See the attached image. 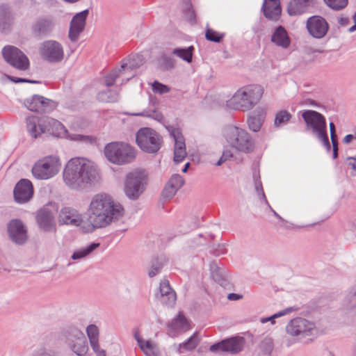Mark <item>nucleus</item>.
<instances>
[{
  "label": "nucleus",
  "instance_id": "nucleus-1",
  "mask_svg": "<svg viewBox=\"0 0 356 356\" xmlns=\"http://www.w3.org/2000/svg\"><path fill=\"white\" fill-rule=\"evenodd\" d=\"M124 208L106 193L95 195L87 211V221L90 231L104 228L124 216Z\"/></svg>",
  "mask_w": 356,
  "mask_h": 356
},
{
  "label": "nucleus",
  "instance_id": "nucleus-2",
  "mask_svg": "<svg viewBox=\"0 0 356 356\" xmlns=\"http://www.w3.org/2000/svg\"><path fill=\"white\" fill-rule=\"evenodd\" d=\"M63 181L71 189L83 191L98 182L100 176L96 166L83 158L71 159L63 170Z\"/></svg>",
  "mask_w": 356,
  "mask_h": 356
},
{
  "label": "nucleus",
  "instance_id": "nucleus-3",
  "mask_svg": "<svg viewBox=\"0 0 356 356\" xmlns=\"http://www.w3.org/2000/svg\"><path fill=\"white\" fill-rule=\"evenodd\" d=\"M263 90L259 86H249L238 90L227 101L226 106L232 110L243 111L251 109L260 100Z\"/></svg>",
  "mask_w": 356,
  "mask_h": 356
},
{
  "label": "nucleus",
  "instance_id": "nucleus-4",
  "mask_svg": "<svg viewBox=\"0 0 356 356\" xmlns=\"http://www.w3.org/2000/svg\"><path fill=\"white\" fill-rule=\"evenodd\" d=\"M106 158L115 165H126L134 161L136 152L134 147L123 142H111L104 149Z\"/></svg>",
  "mask_w": 356,
  "mask_h": 356
},
{
  "label": "nucleus",
  "instance_id": "nucleus-5",
  "mask_svg": "<svg viewBox=\"0 0 356 356\" xmlns=\"http://www.w3.org/2000/svg\"><path fill=\"white\" fill-rule=\"evenodd\" d=\"M224 136L227 142L237 150L249 153L254 149V140L244 129L229 125L224 130Z\"/></svg>",
  "mask_w": 356,
  "mask_h": 356
},
{
  "label": "nucleus",
  "instance_id": "nucleus-6",
  "mask_svg": "<svg viewBox=\"0 0 356 356\" xmlns=\"http://www.w3.org/2000/svg\"><path fill=\"white\" fill-rule=\"evenodd\" d=\"M147 181V176L144 170H136L126 176L124 191L131 200H138L143 193Z\"/></svg>",
  "mask_w": 356,
  "mask_h": 356
},
{
  "label": "nucleus",
  "instance_id": "nucleus-7",
  "mask_svg": "<svg viewBox=\"0 0 356 356\" xmlns=\"http://www.w3.org/2000/svg\"><path fill=\"white\" fill-rule=\"evenodd\" d=\"M136 142L143 152L149 154H156L161 147L163 138L153 129L143 127L136 134Z\"/></svg>",
  "mask_w": 356,
  "mask_h": 356
},
{
  "label": "nucleus",
  "instance_id": "nucleus-8",
  "mask_svg": "<svg viewBox=\"0 0 356 356\" xmlns=\"http://www.w3.org/2000/svg\"><path fill=\"white\" fill-rule=\"evenodd\" d=\"M2 56L9 65L19 70L25 71L29 68L28 57L15 46H5L2 49Z\"/></svg>",
  "mask_w": 356,
  "mask_h": 356
},
{
  "label": "nucleus",
  "instance_id": "nucleus-9",
  "mask_svg": "<svg viewBox=\"0 0 356 356\" xmlns=\"http://www.w3.org/2000/svg\"><path fill=\"white\" fill-rule=\"evenodd\" d=\"M58 159L54 156L39 160L33 167V175L38 179H47L58 172Z\"/></svg>",
  "mask_w": 356,
  "mask_h": 356
},
{
  "label": "nucleus",
  "instance_id": "nucleus-10",
  "mask_svg": "<svg viewBox=\"0 0 356 356\" xmlns=\"http://www.w3.org/2000/svg\"><path fill=\"white\" fill-rule=\"evenodd\" d=\"M40 55L44 60L50 63H57L64 58V51L60 43L55 40H47L41 44Z\"/></svg>",
  "mask_w": 356,
  "mask_h": 356
},
{
  "label": "nucleus",
  "instance_id": "nucleus-11",
  "mask_svg": "<svg viewBox=\"0 0 356 356\" xmlns=\"http://www.w3.org/2000/svg\"><path fill=\"white\" fill-rule=\"evenodd\" d=\"M314 329V324L303 318H295L291 320L286 326L288 334L299 339L312 335Z\"/></svg>",
  "mask_w": 356,
  "mask_h": 356
},
{
  "label": "nucleus",
  "instance_id": "nucleus-12",
  "mask_svg": "<svg viewBox=\"0 0 356 356\" xmlns=\"http://www.w3.org/2000/svg\"><path fill=\"white\" fill-rule=\"evenodd\" d=\"M52 204H48L37 211L36 222L39 228L45 232H56V225L54 210L50 209Z\"/></svg>",
  "mask_w": 356,
  "mask_h": 356
},
{
  "label": "nucleus",
  "instance_id": "nucleus-13",
  "mask_svg": "<svg viewBox=\"0 0 356 356\" xmlns=\"http://www.w3.org/2000/svg\"><path fill=\"white\" fill-rule=\"evenodd\" d=\"M306 29L312 37L316 39H321L327 34L329 30V24L323 17L313 15L307 19Z\"/></svg>",
  "mask_w": 356,
  "mask_h": 356
},
{
  "label": "nucleus",
  "instance_id": "nucleus-14",
  "mask_svg": "<svg viewBox=\"0 0 356 356\" xmlns=\"http://www.w3.org/2000/svg\"><path fill=\"white\" fill-rule=\"evenodd\" d=\"M244 339L240 337H234L226 339L216 343L209 347L212 353L228 352L232 354L239 353L243 349Z\"/></svg>",
  "mask_w": 356,
  "mask_h": 356
},
{
  "label": "nucleus",
  "instance_id": "nucleus-15",
  "mask_svg": "<svg viewBox=\"0 0 356 356\" xmlns=\"http://www.w3.org/2000/svg\"><path fill=\"white\" fill-rule=\"evenodd\" d=\"M7 230L10 239L15 244L21 245L27 241V230L20 220H11L8 224Z\"/></svg>",
  "mask_w": 356,
  "mask_h": 356
},
{
  "label": "nucleus",
  "instance_id": "nucleus-16",
  "mask_svg": "<svg viewBox=\"0 0 356 356\" xmlns=\"http://www.w3.org/2000/svg\"><path fill=\"white\" fill-rule=\"evenodd\" d=\"M41 130L44 134L54 137H64L67 136V131L61 122L58 120L45 117L42 118Z\"/></svg>",
  "mask_w": 356,
  "mask_h": 356
},
{
  "label": "nucleus",
  "instance_id": "nucleus-17",
  "mask_svg": "<svg viewBox=\"0 0 356 356\" xmlns=\"http://www.w3.org/2000/svg\"><path fill=\"white\" fill-rule=\"evenodd\" d=\"M55 21L52 17L44 16L37 18L31 26L33 34L36 37L49 35L54 30Z\"/></svg>",
  "mask_w": 356,
  "mask_h": 356
},
{
  "label": "nucleus",
  "instance_id": "nucleus-18",
  "mask_svg": "<svg viewBox=\"0 0 356 356\" xmlns=\"http://www.w3.org/2000/svg\"><path fill=\"white\" fill-rule=\"evenodd\" d=\"M33 194L32 183L26 179H22L16 184L13 195L15 200L18 203H24L30 200Z\"/></svg>",
  "mask_w": 356,
  "mask_h": 356
},
{
  "label": "nucleus",
  "instance_id": "nucleus-19",
  "mask_svg": "<svg viewBox=\"0 0 356 356\" xmlns=\"http://www.w3.org/2000/svg\"><path fill=\"white\" fill-rule=\"evenodd\" d=\"M88 13V10L86 9L76 13L72 17L69 30V38L71 41L76 42L79 34L83 31Z\"/></svg>",
  "mask_w": 356,
  "mask_h": 356
},
{
  "label": "nucleus",
  "instance_id": "nucleus-20",
  "mask_svg": "<svg viewBox=\"0 0 356 356\" xmlns=\"http://www.w3.org/2000/svg\"><path fill=\"white\" fill-rule=\"evenodd\" d=\"M58 221L59 225L79 226L82 222V218L75 209L63 207L59 212Z\"/></svg>",
  "mask_w": 356,
  "mask_h": 356
},
{
  "label": "nucleus",
  "instance_id": "nucleus-21",
  "mask_svg": "<svg viewBox=\"0 0 356 356\" xmlns=\"http://www.w3.org/2000/svg\"><path fill=\"white\" fill-rule=\"evenodd\" d=\"M302 118L306 123L307 129H311L312 131L327 124L325 118L316 111L305 110L302 113Z\"/></svg>",
  "mask_w": 356,
  "mask_h": 356
},
{
  "label": "nucleus",
  "instance_id": "nucleus-22",
  "mask_svg": "<svg viewBox=\"0 0 356 356\" xmlns=\"http://www.w3.org/2000/svg\"><path fill=\"white\" fill-rule=\"evenodd\" d=\"M159 293V297L157 296V298L162 304L168 307H172L175 305L177 298L176 293L171 288L168 280H164L160 282Z\"/></svg>",
  "mask_w": 356,
  "mask_h": 356
},
{
  "label": "nucleus",
  "instance_id": "nucleus-23",
  "mask_svg": "<svg viewBox=\"0 0 356 356\" xmlns=\"http://www.w3.org/2000/svg\"><path fill=\"white\" fill-rule=\"evenodd\" d=\"M262 10L267 19L277 21L282 12L279 0H264Z\"/></svg>",
  "mask_w": 356,
  "mask_h": 356
},
{
  "label": "nucleus",
  "instance_id": "nucleus-24",
  "mask_svg": "<svg viewBox=\"0 0 356 356\" xmlns=\"http://www.w3.org/2000/svg\"><path fill=\"white\" fill-rule=\"evenodd\" d=\"M159 101L155 98L150 97H149V106L150 108L147 109H144L140 113H132V115L134 116H142V117H146L152 119H154L158 122H162L163 120V115L158 110V106H159Z\"/></svg>",
  "mask_w": 356,
  "mask_h": 356
},
{
  "label": "nucleus",
  "instance_id": "nucleus-25",
  "mask_svg": "<svg viewBox=\"0 0 356 356\" xmlns=\"http://www.w3.org/2000/svg\"><path fill=\"white\" fill-rule=\"evenodd\" d=\"M271 42L275 45L280 47L283 49H286L289 47L291 39L285 28L282 26H278L273 33L270 39Z\"/></svg>",
  "mask_w": 356,
  "mask_h": 356
},
{
  "label": "nucleus",
  "instance_id": "nucleus-26",
  "mask_svg": "<svg viewBox=\"0 0 356 356\" xmlns=\"http://www.w3.org/2000/svg\"><path fill=\"white\" fill-rule=\"evenodd\" d=\"M313 0H291L287 7L290 16H296L304 13L307 8L312 4Z\"/></svg>",
  "mask_w": 356,
  "mask_h": 356
},
{
  "label": "nucleus",
  "instance_id": "nucleus-27",
  "mask_svg": "<svg viewBox=\"0 0 356 356\" xmlns=\"http://www.w3.org/2000/svg\"><path fill=\"white\" fill-rule=\"evenodd\" d=\"M67 347L72 352L76 354V355L86 356L88 351V345L84 334L70 343Z\"/></svg>",
  "mask_w": 356,
  "mask_h": 356
},
{
  "label": "nucleus",
  "instance_id": "nucleus-28",
  "mask_svg": "<svg viewBox=\"0 0 356 356\" xmlns=\"http://www.w3.org/2000/svg\"><path fill=\"white\" fill-rule=\"evenodd\" d=\"M26 123L27 131L32 138H38L44 134L40 129L42 128V118L39 119L35 116H29L26 118Z\"/></svg>",
  "mask_w": 356,
  "mask_h": 356
},
{
  "label": "nucleus",
  "instance_id": "nucleus-29",
  "mask_svg": "<svg viewBox=\"0 0 356 356\" xmlns=\"http://www.w3.org/2000/svg\"><path fill=\"white\" fill-rule=\"evenodd\" d=\"M83 334L82 331L75 326L68 325L63 327L60 332V337L67 346L76 340Z\"/></svg>",
  "mask_w": 356,
  "mask_h": 356
},
{
  "label": "nucleus",
  "instance_id": "nucleus-30",
  "mask_svg": "<svg viewBox=\"0 0 356 356\" xmlns=\"http://www.w3.org/2000/svg\"><path fill=\"white\" fill-rule=\"evenodd\" d=\"M13 17L10 6L7 4L0 6V30L4 31L9 29Z\"/></svg>",
  "mask_w": 356,
  "mask_h": 356
},
{
  "label": "nucleus",
  "instance_id": "nucleus-31",
  "mask_svg": "<svg viewBox=\"0 0 356 356\" xmlns=\"http://www.w3.org/2000/svg\"><path fill=\"white\" fill-rule=\"evenodd\" d=\"M209 266L211 277L215 282L222 287H226L228 284V281L226 278L225 270L218 267L215 262H211Z\"/></svg>",
  "mask_w": 356,
  "mask_h": 356
},
{
  "label": "nucleus",
  "instance_id": "nucleus-32",
  "mask_svg": "<svg viewBox=\"0 0 356 356\" xmlns=\"http://www.w3.org/2000/svg\"><path fill=\"white\" fill-rule=\"evenodd\" d=\"M166 262V259L163 255L154 258L150 262V266L148 270L149 277H153L160 273Z\"/></svg>",
  "mask_w": 356,
  "mask_h": 356
},
{
  "label": "nucleus",
  "instance_id": "nucleus-33",
  "mask_svg": "<svg viewBox=\"0 0 356 356\" xmlns=\"http://www.w3.org/2000/svg\"><path fill=\"white\" fill-rule=\"evenodd\" d=\"M264 118L265 117L262 113L250 115L247 119L249 129L254 132L259 131L264 121Z\"/></svg>",
  "mask_w": 356,
  "mask_h": 356
},
{
  "label": "nucleus",
  "instance_id": "nucleus-34",
  "mask_svg": "<svg viewBox=\"0 0 356 356\" xmlns=\"http://www.w3.org/2000/svg\"><path fill=\"white\" fill-rule=\"evenodd\" d=\"M194 50L195 48L193 46H190L187 48H175L173 49L172 54L190 63L193 60Z\"/></svg>",
  "mask_w": 356,
  "mask_h": 356
},
{
  "label": "nucleus",
  "instance_id": "nucleus-35",
  "mask_svg": "<svg viewBox=\"0 0 356 356\" xmlns=\"http://www.w3.org/2000/svg\"><path fill=\"white\" fill-rule=\"evenodd\" d=\"M291 118L292 115L288 111L280 110L275 114L273 124L276 128H281L286 125Z\"/></svg>",
  "mask_w": 356,
  "mask_h": 356
},
{
  "label": "nucleus",
  "instance_id": "nucleus-36",
  "mask_svg": "<svg viewBox=\"0 0 356 356\" xmlns=\"http://www.w3.org/2000/svg\"><path fill=\"white\" fill-rule=\"evenodd\" d=\"M100 245L99 243H92L89 245L85 248H82L74 252L72 255V259L74 260L80 259L84 258L91 254L95 250L99 248Z\"/></svg>",
  "mask_w": 356,
  "mask_h": 356
},
{
  "label": "nucleus",
  "instance_id": "nucleus-37",
  "mask_svg": "<svg viewBox=\"0 0 356 356\" xmlns=\"http://www.w3.org/2000/svg\"><path fill=\"white\" fill-rule=\"evenodd\" d=\"M129 69L131 70L132 66H129L127 63H122L120 69L113 70L110 74L105 76L106 86L108 87L113 86L116 79L120 76L122 71Z\"/></svg>",
  "mask_w": 356,
  "mask_h": 356
},
{
  "label": "nucleus",
  "instance_id": "nucleus-38",
  "mask_svg": "<svg viewBox=\"0 0 356 356\" xmlns=\"http://www.w3.org/2000/svg\"><path fill=\"white\" fill-rule=\"evenodd\" d=\"M316 138L322 142L323 146L326 148L327 151L329 152L331 149V145L329 141V138L327 132V124L322 127L317 128L312 131Z\"/></svg>",
  "mask_w": 356,
  "mask_h": 356
},
{
  "label": "nucleus",
  "instance_id": "nucleus-39",
  "mask_svg": "<svg viewBox=\"0 0 356 356\" xmlns=\"http://www.w3.org/2000/svg\"><path fill=\"white\" fill-rule=\"evenodd\" d=\"M139 347L146 356L159 355V349L158 346L150 340H145Z\"/></svg>",
  "mask_w": 356,
  "mask_h": 356
},
{
  "label": "nucleus",
  "instance_id": "nucleus-40",
  "mask_svg": "<svg viewBox=\"0 0 356 356\" xmlns=\"http://www.w3.org/2000/svg\"><path fill=\"white\" fill-rule=\"evenodd\" d=\"M42 96L34 95L24 101V105L29 110L40 113V102H42Z\"/></svg>",
  "mask_w": 356,
  "mask_h": 356
},
{
  "label": "nucleus",
  "instance_id": "nucleus-41",
  "mask_svg": "<svg viewBox=\"0 0 356 356\" xmlns=\"http://www.w3.org/2000/svg\"><path fill=\"white\" fill-rule=\"evenodd\" d=\"M168 129L175 140V149H186L184 138L179 129L173 127H168Z\"/></svg>",
  "mask_w": 356,
  "mask_h": 356
},
{
  "label": "nucleus",
  "instance_id": "nucleus-42",
  "mask_svg": "<svg viewBox=\"0 0 356 356\" xmlns=\"http://www.w3.org/2000/svg\"><path fill=\"white\" fill-rule=\"evenodd\" d=\"M200 342L197 333H194L186 341L179 345V350L183 348L186 350H192L195 349Z\"/></svg>",
  "mask_w": 356,
  "mask_h": 356
},
{
  "label": "nucleus",
  "instance_id": "nucleus-43",
  "mask_svg": "<svg viewBox=\"0 0 356 356\" xmlns=\"http://www.w3.org/2000/svg\"><path fill=\"white\" fill-rule=\"evenodd\" d=\"M119 94L115 90L107 89L106 90L99 93L98 97L102 101L108 102H115L118 101Z\"/></svg>",
  "mask_w": 356,
  "mask_h": 356
},
{
  "label": "nucleus",
  "instance_id": "nucleus-44",
  "mask_svg": "<svg viewBox=\"0 0 356 356\" xmlns=\"http://www.w3.org/2000/svg\"><path fill=\"white\" fill-rule=\"evenodd\" d=\"M170 327L173 330H184L187 326V320L186 317L181 313L178 314L170 323Z\"/></svg>",
  "mask_w": 356,
  "mask_h": 356
},
{
  "label": "nucleus",
  "instance_id": "nucleus-45",
  "mask_svg": "<svg viewBox=\"0 0 356 356\" xmlns=\"http://www.w3.org/2000/svg\"><path fill=\"white\" fill-rule=\"evenodd\" d=\"M57 106V103L51 99L42 97L40 102V113H49Z\"/></svg>",
  "mask_w": 356,
  "mask_h": 356
},
{
  "label": "nucleus",
  "instance_id": "nucleus-46",
  "mask_svg": "<svg viewBox=\"0 0 356 356\" xmlns=\"http://www.w3.org/2000/svg\"><path fill=\"white\" fill-rule=\"evenodd\" d=\"M343 304L348 309H353L356 307V290L353 288L350 289L346 294Z\"/></svg>",
  "mask_w": 356,
  "mask_h": 356
},
{
  "label": "nucleus",
  "instance_id": "nucleus-47",
  "mask_svg": "<svg viewBox=\"0 0 356 356\" xmlns=\"http://www.w3.org/2000/svg\"><path fill=\"white\" fill-rule=\"evenodd\" d=\"M176 60L166 55L161 56V63L160 65V67L163 70H170L173 69L175 67Z\"/></svg>",
  "mask_w": 356,
  "mask_h": 356
},
{
  "label": "nucleus",
  "instance_id": "nucleus-48",
  "mask_svg": "<svg viewBox=\"0 0 356 356\" xmlns=\"http://www.w3.org/2000/svg\"><path fill=\"white\" fill-rule=\"evenodd\" d=\"M205 38L209 41L218 43L220 42L224 38V33H219L218 32L209 28L206 31Z\"/></svg>",
  "mask_w": 356,
  "mask_h": 356
},
{
  "label": "nucleus",
  "instance_id": "nucleus-49",
  "mask_svg": "<svg viewBox=\"0 0 356 356\" xmlns=\"http://www.w3.org/2000/svg\"><path fill=\"white\" fill-rule=\"evenodd\" d=\"M325 3L334 10H340L348 4V0H324Z\"/></svg>",
  "mask_w": 356,
  "mask_h": 356
},
{
  "label": "nucleus",
  "instance_id": "nucleus-50",
  "mask_svg": "<svg viewBox=\"0 0 356 356\" xmlns=\"http://www.w3.org/2000/svg\"><path fill=\"white\" fill-rule=\"evenodd\" d=\"M184 183L183 177L179 175L175 174L172 175L167 184L178 191L183 186Z\"/></svg>",
  "mask_w": 356,
  "mask_h": 356
},
{
  "label": "nucleus",
  "instance_id": "nucleus-51",
  "mask_svg": "<svg viewBox=\"0 0 356 356\" xmlns=\"http://www.w3.org/2000/svg\"><path fill=\"white\" fill-rule=\"evenodd\" d=\"M86 332L90 343L98 341L99 330L95 325L90 324L88 325V327H86Z\"/></svg>",
  "mask_w": 356,
  "mask_h": 356
},
{
  "label": "nucleus",
  "instance_id": "nucleus-52",
  "mask_svg": "<svg viewBox=\"0 0 356 356\" xmlns=\"http://www.w3.org/2000/svg\"><path fill=\"white\" fill-rule=\"evenodd\" d=\"M295 311V309L292 307H288L282 311H280L273 315H272L270 317H267V318H262L261 320V322L262 323H266L268 321H271L272 323H274V319L276 318H279V317H281L282 316H284L287 314H289L292 312Z\"/></svg>",
  "mask_w": 356,
  "mask_h": 356
},
{
  "label": "nucleus",
  "instance_id": "nucleus-53",
  "mask_svg": "<svg viewBox=\"0 0 356 356\" xmlns=\"http://www.w3.org/2000/svg\"><path fill=\"white\" fill-rule=\"evenodd\" d=\"M260 347L264 354L270 355L273 348V343L271 339L266 338L260 343Z\"/></svg>",
  "mask_w": 356,
  "mask_h": 356
},
{
  "label": "nucleus",
  "instance_id": "nucleus-54",
  "mask_svg": "<svg viewBox=\"0 0 356 356\" xmlns=\"http://www.w3.org/2000/svg\"><path fill=\"white\" fill-rule=\"evenodd\" d=\"M69 138L72 140L80 141L85 143H92L95 141V138L92 136L81 134H72L69 136Z\"/></svg>",
  "mask_w": 356,
  "mask_h": 356
},
{
  "label": "nucleus",
  "instance_id": "nucleus-55",
  "mask_svg": "<svg viewBox=\"0 0 356 356\" xmlns=\"http://www.w3.org/2000/svg\"><path fill=\"white\" fill-rule=\"evenodd\" d=\"M152 90L156 93L164 94L170 91V88L168 86L155 81L152 83Z\"/></svg>",
  "mask_w": 356,
  "mask_h": 356
},
{
  "label": "nucleus",
  "instance_id": "nucleus-56",
  "mask_svg": "<svg viewBox=\"0 0 356 356\" xmlns=\"http://www.w3.org/2000/svg\"><path fill=\"white\" fill-rule=\"evenodd\" d=\"M177 190L174 188H171V186L168 184H166L165 188H163L161 195L165 200H170L174 197L176 194Z\"/></svg>",
  "mask_w": 356,
  "mask_h": 356
},
{
  "label": "nucleus",
  "instance_id": "nucleus-57",
  "mask_svg": "<svg viewBox=\"0 0 356 356\" xmlns=\"http://www.w3.org/2000/svg\"><path fill=\"white\" fill-rule=\"evenodd\" d=\"M186 149L179 148L174 149V161L176 163H181L186 157Z\"/></svg>",
  "mask_w": 356,
  "mask_h": 356
},
{
  "label": "nucleus",
  "instance_id": "nucleus-58",
  "mask_svg": "<svg viewBox=\"0 0 356 356\" xmlns=\"http://www.w3.org/2000/svg\"><path fill=\"white\" fill-rule=\"evenodd\" d=\"M90 343L92 350L95 353L97 356H106V351L100 348L98 341Z\"/></svg>",
  "mask_w": 356,
  "mask_h": 356
},
{
  "label": "nucleus",
  "instance_id": "nucleus-59",
  "mask_svg": "<svg viewBox=\"0 0 356 356\" xmlns=\"http://www.w3.org/2000/svg\"><path fill=\"white\" fill-rule=\"evenodd\" d=\"M255 189L258 193V195L259 196V198L260 199H263L265 202V203L268 205V202L266 198V195H265V193L264 192V190H263V188H262V184H261V181H256L255 182Z\"/></svg>",
  "mask_w": 356,
  "mask_h": 356
},
{
  "label": "nucleus",
  "instance_id": "nucleus-60",
  "mask_svg": "<svg viewBox=\"0 0 356 356\" xmlns=\"http://www.w3.org/2000/svg\"><path fill=\"white\" fill-rule=\"evenodd\" d=\"M8 77L10 81H12L13 82L16 83H40V81H33V80H30V79H24V78H18V77H15V76H8Z\"/></svg>",
  "mask_w": 356,
  "mask_h": 356
},
{
  "label": "nucleus",
  "instance_id": "nucleus-61",
  "mask_svg": "<svg viewBox=\"0 0 356 356\" xmlns=\"http://www.w3.org/2000/svg\"><path fill=\"white\" fill-rule=\"evenodd\" d=\"M232 153L229 150H225L220 159L216 163V165H220L229 158L232 157Z\"/></svg>",
  "mask_w": 356,
  "mask_h": 356
},
{
  "label": "nucleus",
  "instance_id": "nucleus-62",
  "mask_svg": "<svg viewBox=\"0 0 356 356\" xmlns=\"http://www.w3.org/2000/svg\"><path fill=\"white\" fill-rule=\"evenodd\" d=\"M346 163L349 168L356 172V157H348Z\"/></svg>",
  "mask_w": 356,
  "mask_h": 356
},
{
  "label": "nucleus",
  "instance_id": "nucleus-63",
  "mask_svg": "<svg viewBox=\"0 0 356 356\" xmlns=\"http://www.w3.org/2000/svg\"><path fill=\"white\" fill-rule=\"evenodd\" d=\"M243 298L242 295L235 293H230L227 296V298L229 300H238Z\"/></svg>",
  "mask_w": 356,
  "mask_h": 356
},
{
  "label": "nucleus",
  "instance_id": "nucleus-64",
  "mask_svg": "<svg viewBox=\"0 0 356 356\" xmlns=\"http://www.w3.org/2000/svg\"><path fill=\"white\" fill-rule=\"evenodd\" d=\"M225 253V249L224 248V247L221 245H218V248H216L214 251H213V254L216 255V256H219L220 254H223Z\"/></svg>",
  "mask_w": 356,
  "mask_h": 356
}]
</instances>
